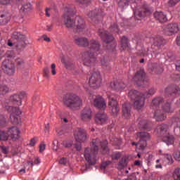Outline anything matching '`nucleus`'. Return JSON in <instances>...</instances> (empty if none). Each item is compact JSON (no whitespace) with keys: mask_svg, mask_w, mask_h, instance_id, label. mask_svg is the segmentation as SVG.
I'll return each instance as SVG.
<instances>
[{"mask_svg":"<svg viewBox=\"0 0 180 180\" xmlns=\"http://www.w3.org/2000/svg\"><path fill=\"white\" fill-rule=\"evenodd\" d=\"M75 43L80 47H87L88 51L83 52L81 55V60L84 65L92 67L96 61V56L99 54L101 49V44L99 41L91 39L90 41L85 37H75Z\"/></svg>","mask_w":180,"mask_h":180,"instance_id":"obj_1","label":"nucleus"},{"mask_svg":"<svg viewBox=\"0 0 180 180\" xmlns=\"http://www.w3.org/2000/svg\"><path fill=\"white\" fill-rule=\"evenodd\" d=\"M101 150V154L109 155V148H108V141H101L99 139H93L90 148L84 150V158L91 165L96 164V154Z\"/></svg>","mask_w":180,"mask_h":180,"instance_id":"obj_2","label":"nucleus"},{"mask_svg":"<svg viewBox=\"0 0 180 180\" xmlns=\"http://www.w3.org/2000/svg\"><path fill=\"white\" fill-rule=\"evenodd\" d=\"M72 15V10L71 9L66 11L63 15V19L65 26L68 28L73 27L77 33L85 32L86 26L82 18L77 16L74 21Z\"/></svg>","mask_w":180,"mask_h":180,"instance_id":"obj_3","label":"nucleus"},{"mask_svg":"<svg viewBox=\"0 0 180 180\" xmlns=\"http://www.w3.org/2000/svg\"><path fill=\"white\" fill-rule=\"evenodd\" d=\"M11 39L13 42H11V41H9L8 42V46H9V47H13V49H16L17 50H22V49H25L27 44L26 42L27 41L26 35L21 32H14L11 35Z\"/></svg>","mask_w":180,"mask_h":180,"instance_id":"obj_4","label":"nucleus"},{"mask_svg":"<svg viewBox=\"0 0 180 180\" xmlns=\"http://www.w3.org/2000/svg\"><path fill=\"white\" fill-rule=\"evenodd\" d=\"M63 103L71 110H77L82 106V99L76 94H70L63 98Z\"/></svg>","mask_w":180,"mask_h":180,"instance_id":"obj_5","label":"nucleus"},{"mask_svg":"<svg viewBox=\"0 0 180 180\" xmlns=\"http://www.w3.org/2000/svg\"><path fill=\"white\" fill-rule=\"evenodd\" d=\"M128 96L134 101V106L137 110H140L144 108V103H146L144 94L140 93L136 90H131L128 93Z\"/></svg>","mask_w":180,"mask_h":180,"instance_id":"obj_6","label":"nucleus"},{"mask_svg":"<svg viewBox=\"0 0 180 180\" xmlns=\"http://www.w3.org/2000/svg\"><path fill=\"white\" fill-rule=\"evenodd\" d=\"M164 98L162 97H156L152 100L151 108L155 109L153 117L157 120V122H162L165 119L167 118L164 113L160 110V104L162 103Z\"/></svg>","mask_w":180,"mask_h":180,"instance_id":"obj_7","label":"nucleus"},{"mask_svg":"<svg viewBox=\"0 0 180 180\" xmlns=\"http://www.w3.org/2000/svg\"><path fill=\"white\" fill-rule=\"evenodd\" d=\"M108 108L111 112L112 116H117L120 108H119V103L117 102V96L115 93H108Z\"/></svg>","mask_w":180,"mask_h":180,"instance_id":"obj_8","label":"nucleus"},{"mask_svg":"<svg viewBox=\"0 0 180 180\" xmlns=\"http://www.w3.org/2000/svg\"><path fill=\"white\" fill-rule=\"evenodd\" d=\"M98 34L100 37H101V39L104 41L105 43H106L105 47H107V50H110V51H115L116 49V45L114 44L113 46L110 45L109 43L110 41H113L114 37L112 36L108 31L105 30H99Z\"/></svg>","mask_w":180,"mask_h":180,"instance_id":"obj_9","label":"nucleus"},{"mask_svg":"<svg viewBox=\"0 0 180 180\" xmlns=\"http://www.w3.org/2000/svg\"><path fill=\"white\" fill-rule=\"evenodd\" d=\"M150 134L147 132H138L136 134V139L139 140V143L132 142V146H139L141 150H144V147L147 146V140H150Z\"/></svg>","mask_w":180,"mask_h":180,"instance_id":"obj_10","label":"nucleus"},{"mask_svg":"<svg viewBox=\"0 0 180 180\" xmlns=\"http://www.w3.org/2000/svg\"><path fill=\"white\" fill-rule=\"evenodd\" d=\"M1 68L4 71L5 74H6L7 75H15V64L12 63V60L9 59H6L2 63Z\"/></svg>","mask_w":180,"mask_h":180,"instance_id":"obj_11","label":"nucleus"},{"mask_svg":"<svg viewBox=\"0 0 180 180\" xmlns=\"http://www.w3.org/2000/svg\"><path fill=\"white\" fill-rule=\"evenodd\" d=\"M8 112L11 113L10 119L12 123L18 124L19 122H20V117L19 115H22V111L18 107H8Z\"/></svg>","mask_w":180,"mask_h":180,"instance_id":"obj_12","label":"nucleus"},{"mask_svg":"<svg viewBox=\"0 0 180 180\" xmlns=\"http://www.w3.org/2000/svg\"><path fill=\"white\" fill-rule=\"evenodd\" d=\"M89 84L91 88H99L102 84L101 73L99 72H94L89 79Z\"/></svg>","mask_w":180,"mask_h":180,"instance_id":"obj_13","label":"nucleus"},{"mask_svg":"<svg viewBox=\"0 0 180 180\" xmlns=\"http://www.w3.org/2000/svg\"><path fill=\"white\" fill-rule=\"evenodd\" d=\"M74 137L77 143H85L88 140L86 131L84 129L77 128L74 131Z\"/></svg>","mask_w":180,"mask_h":180,"instance_id":"obj_14","label":"nucleus"},{"mask_svg":"<svg viewBox=\"0 0 180 180\" xmlns=\"http://www.w3.org/2000/svg\"><path fill=\"white\" fill-rule=\"evenodd\" d=\"M179 30V25H178V23L175 22L168 24L164 29L165 34L167 36H174V34H176Z\"/></svg>","mask_w":180,"mask_h":180,"instance_id":"obj_15","label":"nucleus"},{"mask_svg":"<svg viewBox=\"0 0 180 180\" xmlns=\"http://www.w3.org/2000/svg\"><path fill=\"white\" fill-rule=\"evenodd\" d=\"M91 102H93L94 106L97 108V109H100V110H105V109H106V101L101 96H96L93 101L91 99Z\"/></svg>","mask_w":180,"mask_h":180,"instance_id":"obj_16","label":"nucleus"},{"mask_svg":"<svg viewBox=\"0 0 180 180\" xmlns=\"http://www.w3.org/2000/svg\"><path fill=\"white\" fill-rule=\"evenodd\" d=\"M133 82H136L138 85H141V84H144V82H148V79L146 78V72H144V70L138 71L133 77Z\"/></svg>","mask_w":180,"mask_h":180,"instance_id":"obj_17","label":"nucleus"},{"mask_svg":"<svg viewBox=\"0 0 180 180\" xmlns=\"http://www.w3.org/2000/svg\"><path fill=\"white\" fill-rule=\"evenodd\" d=\"M25 98H27V93L25 91H20L11 96L10 99L15 102L18 106H22V101L25 99Z\"/></svg>","mask_w":180,"mask_h":180,"instance_id":"obj_18","label":"nucleus"},{"mask_svg":"<svg viewBox=\"0 0 180 180\" xmlns=\"http://www.w3.org/2000/svg\"><path fill=\"white\" fill-rule=\"evenodd\" d=\"M80 118L82 122L88 123L92 119V110L89 107H85L81 112Z\"/></svg>","mask_w":180,"mask_h":180,"instance_id":"obj_19","label":"nucleus"},{"mask_svg":"<svg viewBox=\"0 0 180 180\" xmlns=\"http://www.w3.org/2000/svg\"><path fill=\"white\" fill-rule=\"evenodd\" d=\"M8 137L11 140H19L20 137V129L18 127H11L8 128Z\"/></svg>","mask_w":180,"mask_h":180,"instance_id":"obj_20","label":"nucleus"},{"mask_svg":"<svg viewBox=\"0 0 180 180\" xmlns=\"http://www.w3.org/2000/svg\"><path fill=\"white\" fill-rule=\"evenodd\" d=\"M95 122L98 124H105L108 122V115L105 112H98L95 117Z\"/></svg>","mask_w":180,"mask_h":180,"instance_id":"obj_21","label":"nucleus"},{"mask_svg":"<svg viewBox=\"0 0 180 180\" xmlns=\"http://www.w3.org/2000/svg\"><path fill=\"white\" fill-rule=\"evenodd\" d=\"M110 86L116 92H122L126 88V84L123 82H112L110 83Z\"/></svg>","mask_w":180,"mask_h":180,"instance_id":"obj_22","label":"nucleus"},{"mask_svg":"<svg viewBox=\"0 0 180 180\" xmlns=\"http://www.w3.org/2000/svg\"><path fill=\"white\" fill-rule=\"evenodd\" d=\"M176 92H179V87L178 86H169L165 89L166 98L169 96V98L172 99L173 94H175V95H176ZM169 94V96H168V94Z\"/></svg>","mask_w":180,"mask_h":180,"instance_id":"obj_23","label":"nucleus"},{"mask_svg":"<svg viewBox=\"0 0 180 180\" xmlns=\"http://www.w3.org/2000/svg\"><path fill=\"white\" fill-rule=\"evenodd\" d=\"M154 16L156 20H158L160 23H164L168 20L167 15L162 11H157L154 13Z\"/></svg>","mask_w":180,"mask_h":180,"instance_id":"obj_24","label":"nucleus"},{"mask_svg":"<svg viewBox=\"0 0 180 180\" xmlns=\"http://www.w3.org/2000/svg\"><path fill=\"white\" fill-rule=\"evenodd\" d=\"M11 20V14L8 12H4L0 14V25H4Z\"/></svg>","mask_w":180,"mask_h":180,"instance_id":"obj_25","label":"nucleus"},{"mask_svg":"<svg viewBox=\"0 0 180 180\" xmlns=\"http://www.w3.org/2000/svg\"><path fill=\"white\" fill-rule=\"evenodd\" d=\"M162 140L167 146H172L175 141V138L173 136V135L167 133L163 136Z\"/></svg>","mask_w":180,"mask_h":180,"instance_id":"obj_26","label":"nucleus"},{"mask_svg":"<svg viewBox=\"0 0 180 180\" xmlns=\"http://www.w3.org/2000/svg\"><path fill=\"white\" fill-rule=\"evenodd\" d=\"M134 14L137 19H141L144 18V16H150L151 15V11L148 8H143V11H141V13H138L137 11H136Z\"/></svg>","mask_w":180,"mask_h":180,"instance_id":"obj_27","label":"nucleus"},{"mask_svg":"<svg viewBox=\"0 0 180 180\" xmlns=\"http://www.w3.org/2000/svg\"><path fill=\"white\" fill-rule=\"evenodd\" d=\"M131 109L130 105H128L127 104L124 103L122 105V113L125 119H130L131 114Z\"/></svg>","mask_w":180,"mask_h":180,"instance_id":"obj_28","label":"nucleus"},{"mask_svg":"<svg viewBox=\"0 0 180 180\" xmlns=\"http://www.w3.org/2000/svg\"><path fill=\"white\" fill-rule=\"evenodd\" d=\"M32 11L33 6L30 3L24 4L20 8V12H23V13H29V12H32Z\"/></svg>","mask_w":180,"mask_h":180,"instance_id":"obj_29","label":"nucleus"},{"mask_svg":"<svg viewBox=\"0 0 180 180\" xmlns=\"http://www.w3.org/2000/svg\"><path fill=\"white\" fill-rule=\"evenodd\" d=\"M102 68L104 70H110V63L107 58L103 57L100 61Z\"/></svg>","mask_w":180,"mask_h":180,"instance_id":"obj_30","label":"nucleus"},{"mask_svg":"<svg viewBox=\"0 0 180 180\" xmlns=\"http://www.w3.org/2000/svg\"><path fill=\"white\" fill-rule=\"evenodd\" d=\"M121 47L122 50H129L130 45L129 44V40L126 37H123L121 39Z\"/></svg>","mask_w":180,"mask_h":180,"instance_id":"obj_31","label":"nucleus"},{"mask_svg":"<svg viewBox=\"0 0 180 180\" xmlns=\"http://www.w3.org/2000/svg\"><path fill=\"white\" fill-rule=\"evenodd\" d=\"M137 127L139 129H140V130L147 129V121H146V120L139 118L137 121Z\"/></svg>","mask_w":180,"mask_h":180,"instance_id":"obj_32","label":"nucleus"},{"mask_svg":"<svg viewBox=\"0 0 180 180\" xmlns=\"http://www.w3.org/2000/svg\"><path fill=\"white\" fill-rule=\"evenodd\" d=\"M150 42L155 46H161L162 45V38L161 37H152L150 38Z\"/></svg>","mask_w":180,"mask_h":180,"instance_id":"obj_33","label":"nucleus"},{"mask_svg":"<svg viewBox=\"0 0 180 180\" xmlns=\"http://www.w3.org/2000/svg\"><path fill=\"white\" fill-rule=\"evenodd\" d=\"M162 110L165 113H172L174 112V109L171 107V103H165L162 105Z\"/></svg>","mask_w":180,"mask_h":180,"instance_id":"obj_34","label":"nucleus"},{"mask_svg":"<svg viewBox=\"0 0 180 180\" xmlns=\"http://www.w3.org/2000/svg\"><path fill=\"white\" fill-rule=\"evenodd\" d=\"M168 129H169L168 124H162L158 127V130H160L162 134H165V133H167V131H168Z\"/></svg>","mask_w":180,"mask_h":180,"instance_id":"obj_35","label":"nucleus"},{"mask_svg":"<svg viewBox=\"0 0 180 180\" xmlns=\"http://www.w3.org/2000/svg\"><path fill=\"white\" fill-rule=\"evenodd\" d=\"M8 92H9V87L6 84H0L1 95H6Z\"/></svg>","mask_w":180,"mask_h":180,"instance_id":"obj_36","label":"nucleus"},{"mask_svg":"<svg viewBox=\"0 0 180 180\" xmlns=\"http://www.w3.org/2000/svg\"><path fill=\"white\" fill-rule=\"evenodd\" d=\"M155 92H157V89H155V88H150L148 92H146L143 95L145 98H150V96H153Z\"/></svg>","mask_w":180,"mask_h":180,"instance_id":"obj_37","label":"nucleus"},{"mask_svg":"<svg viewBox=\"0 0 180 180\" xmlns=\"http://www.w3.org/2000/svg\"><path fill=\"white\" fill-rule=\"evenodd\" d=\"M124 167H127V160H126V158H122L118 163V169H123Z\"/></svg>","mask_w":180,"mask_h":180,"instance_id":"obj_38","label":"nucleus"},{"mask_svg":"<svg viewBox=\"0 0 180 180\" xmlns=\"http://www.w3.org/2000/svg\"><path fill=\"white\" fill-rule=\"evenodd\" d=\"M8 139H9V135L8 134V131L6 133L4 131H0V140L6 141V140H8Z\"/></svg>","mask_w":180,"mask_h":180,"instance_id":"obj_39","label":"nucleus"},{"mask_svg":"<svg viewBox=\"0 0 180 180\" xmlns=\"http://www.w3.org/2000/svg\"><path fill=\"white\" fill-rule=\"evenodd\" d=\"M6 116L1 115H0V127H4V126H6Z\"/></svg>","mask_w":180,"mask_h":180,"instance_id":"obj_40","label":"nucleus"},{"mask_svg":"<svg viewBox=\"0 0 180 180\" xmlns=\"http://www.w3.org/2000/svg\"><path fill=\"white\" fill-rule=\"evenodd\" d=\"M134 2H136V0H121L119 2V5H120L122 4V6H126L129 5V4H134Z\"/></svg>","mask_w":180,"mask_h":180,"instance_id":"obj_41","label":"nucleus"},{"mask_svg":"<svg viewBox=\"0 0 180 180\" xmlns=\"http://www.w3.org/2000/svg\"><path fill=\"white\" fill-rule=\"evenodd\" d=\"M122 157V153L120 152L113 153L111 155L112 160H119Z\"/></svg>","mask_w":180,"mask_h":180,"instance_id":"obj_42","label":"nucleus"},{"mask_svg":"<svg viewBox=\"0 0 180 180\" xmlns=\"http://www.w3.org/2000/svg\"><path fill=\"white\" fill-rule=\"evenodd\" d=\"M63 146H64V147H66L67 148L71 147V146H72L73 144V141H65L62 143Z\"/></svg>","mask_w":180,"mask_h":180,"instance_id":"obj_43","label":"nucleus"},{"mask_svg":"<svg viewBox=\"0 0 180 180\" xmlns=\"http://www.w3.org/2000/svg\"><path fill=\"white\" fill-rule=\"evenodd\" d=\"M6 56L7 58H15V53H13V51H8L6 53Z\"/></svg>","mask_w":180,"mask_h":180,"instance_id":"obj_44","label":"nucleus"},{"mask_svg":"<svg viewBox=\"0 0 180 180\" xmlns=\"http://www.w3.org/2000/svg\"><path fill=\"white\" fill-rule=\"evenodd\" d=\"M76 1L81 5H83V6H87L89 2H91V0H76Z\"/></svg>","mask_w":180,"mask_h":180,"instance_id":"obj_45","label":"nucleus"},{"mask_svg":"<svg viewBox=\"0 0 180 180\" xmlns=\"http://www.w3.org/2000/svg\"><path fill=\"white\" fill-rule=\"evenodd\" d=\"M180 0H169L168 1V6H175L178 2H179Z\"/></svg>","mask_w":180,"mask_h":180,"instance_id":"obj_46","label":"nucleus"},{"mask_svg":"<svg viewBox=\"0 0 180 180\" xmlns=\"http://www.w3.org/2000/svg\"><path fill=\"white\" fill-rule=\"evenodd\" d=\"M44 75L45 78H50V70H49V68H44Z\"/></svg>","mask_w":180,"mask_h":180,"instance_id":"obj_47","label":"nucleus"},{"mask_svg":"<svg viewBox=\"0 0 180 180\" xmlns=\"http://www.w3.org/2000/svg\"><path fill=\"white\" fill-rule=\"evenodd\" d=\"M173 178H174V180H180V174L178 170H175L173 174Z\"/></svg>","mask_w":180,"mask_h":180,"instance_id":"obj_48","label":"nucleus"},{"mask_svg":"<svg viewBox=\"0 0 180 180\" xmlns=\"http://www.w3.org/2000/svg\"><path fill=\"white\" fill-rule=\"evenodd\" d=\"M51 72L52 75H56L57 74V70H56V65L54 63L51 65Z\"/></svg>","mask_w":180,"mask_h":180,"instance_id":"obj_49","label":"nucleus"},{"mask_svg":"<svg viewBox=\"0 0 180 180\" xmlns=\"http://www.w3.org/2000/svg\"><path fill=\"white\" fill-rule=\"evenodd\" d=\"M68 162V159L65 158H62L59 160V164H60V165H67Z\"/></svg>","mask_w":180,"mask_h":180,"instance_id":"obj_50","label":"nucleus"},{"mask_svg":"<svg viewBox=\"0 0 180 180\" xmlns=\"http://www.w3.org/2000/svg\"><path fill=\"white\" fill-rule=\"evenodd\" d=\"M111 32H114L115 33H119V27L116 24H114L111 26Z\"/></svg>","mask_w":180,"mask_h":180,"instance_id":"obj_51","label":"nucleus"},{"mask_svg":"<svg viewBox=\"0 0 180 180\" xmlns=\"http://www.w3.org/2000/svg\"><path fill=\"white\" fill-rule=\"evenodd\" d=\"M165 158H166V160L168 161V164H172V156H171L169 154H166L165 155Z\"/></svg>","mask_w":180,"mask_h":180,"instance_id":"obj_52","label":"nucleus"},{"mask_svg":"<svg viewBox=\"0 0 180 180\" xmlns=\"http://www.w3.org/2000/svg\"><path fill=\"white\" fill-rule=\"evenodd\" d=\"M36 143H37V139L33 138L30 140L29 146H30V147H34V146L36 145Z\"/></svg>","mask_w":180,"mask_h":180,"instance_id":"obj_53","label":"nucleus"},{"mask_svg":"<svg viewBox=\"0 0 180 180\" xmlns=\"http://www.w3.org/2000/svg\"><path fill=\"white\" fill-rule=\"evenodd\" d=\"M15 63L17 65H23L25 62L22 60V58H18L15 59Z\"/></svg>","mask_w":180,"mask_h":180,"instance_id":"obj_54","label":"nucleus"},{"mask_svg":"<svg viewBox=\"0 0 180 180\" xmlns=\"http://www.w3.org/2000/svg\"><path fill=\"white\" fill-rule=\"evenodd\" d=\"M53 24H47L45 30H46V32H51L53 30Z\"/></svg>","mask_w":180,"mask_h":180,"instance_id":"obj_55","label":"nucleus"},{"mask_svg":"<svg viewBox=\"0 0 180 180\" xmlns=\"http://www.w3.org/2000/svg\"><path fill=\"white\" fill-rule=\"evenodd\" d=\"M46 150V144L44 143H41L39 145V152L43 153Z\"/></svg>","mask_w":180,"mask_h":180,"instance_id":"obj_56","label":"nucleus"},{"mask_svg":"<svg viewBox=\"0 0 180 180\" xmlns=\"http://www.w3.org/2000/svg\"><path fill=\"white\" fill-rule=\"evenodd\" d=\"M12 0H0V4L1 5H8V4H11Z\"/></svg>","mask_w":180,"mask_h":180,"instance_id":"obj_57","label":"nucleus"},{"mask_svg":"<svg viewBox=\"0 0 180 180\" xmlns=\"http://www.w3.org/2000/svg\"><path fill=\"white\" fill-rule=\"evenodd\" d=\"M174 158L176 161H180V151L176 152V154H174Z\"/></svg>","mask_w":180,"mask_h":180,"instance_id":"obj_58","label":"nucleus"},{"mask_svg":"<svg viewBox=\"0 0 180 180\" xmlns=\"http://www.w3.org/2000/svg\"><path fill=\"white\" fill-rule=\"evenodd\" d=\"M41 161H40V158H35L34 160V165H39V164H40Z\"/></svg>","mask_w":180,"mask_h":180,"instance_id":"obj_59","label":"nucleus"},{"mask_svg":"<svg viewBox=\"0 0 180 180\" xmlns=\"http://www.w3.org/2000/svg\"><path fill=\"white\" fill-rule=\"evenodd\" d=\"M42 39H44V40L45 41H47L48 43H49V41H51V39H50V37H47V35H43Z\"/></svg>","mask_w":180,"mask_h":180,"instance_id":"obj_60","label":"nucleus"},{"mask_svg":"<svg viewBox=\"0 0 180 180\" xmlns=\"http://www.w3.org/2000/svg\"><path fill=\"white\" fill-rule=\"evenodd\" d=\"M46 15L48 16V18H50V13L51 12V8H46L45 10Z\"/></svg>","mask_w":180,"mask_h":180,"instance_id":"obj_61","label":"nucleus"},{"mask_svg":"<svg viewBox=\"0 0 180 180\" xmlns=\"http://www.w3.org/2000/svg\"><path fill=\"white\" fill-rule=\"evenodd\" d=\"M45 131L46 133H49L50 131V124H45Z\"/></svg>","mask_w":180,"mask_h":180,"instance_id":"obj_62","label":"nucleus"},{"mask_svg":"<svg viewBox=\"0 0 180 180\" xmlns=\"http://www.w3.org/2000/svg\"><path fill=\"white\" fill-rule=\"evenodd\" d=\"M176 43L177 46H180V34L176 37Z\"/></svg>","mask_w":180,"mask_h":180,"instance_id":"obj_63","label":"nucleus"},{"mask_svg":"<svg viewBox=\"0 0 180 180\" xmlns=\"http://www.w3.org/2000/svg\"><path fill=\"white\" fill-rule=\"evenodd\" d=\"M27 165H30V167H33L34 165V162L33 161H27Z\"/></svg>","mask_w":180,"mask_h":180,"instance_id":"obj_64","label":"nucleus"}]
</instances>
